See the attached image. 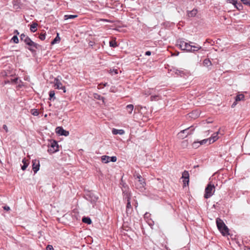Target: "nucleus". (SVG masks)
Listing matches in <instances>:
<instances>
[{
	"label": "nucleus",
	"mask_w": 250,
	"mask_h": 250,
	"mask_svg": "<svg viewBox=\"0 0 250 250\" xmlns=\"http://www.w3.org/2000/svg\"><path fill=\"white\" fill-rule=\"evenodd\" d=\"M192 42H188L182 40H179L177 41V45L181 50L186 51L187 52L197 51L201 48L199 45H191Z\"/></svg>",
	"instance_id": "f257e3e1"
},
{
	"label": "nucleus",
	"mask_w": 250,
	"mask_h": 250,
	"mask_svg": "<svg viewBox=\"0 0 250 250\" xmlns=\"http://www.w3.org/2000/svg\"><path fill=\"white\" fill-rule=\"evenodd\" d=\"M216 224L218 229L223 235L227 236L229 234V229L223 220L217 218L216 219Z\"/></svg>",
	"instance_id": "f03ea898"
},
{
	"label": "nucleus",
	"mask_w": 250,
	"mask_h": 250,
	"mask_svg": "<svg viewBox=\"0 0 250 250\" xmlns=\"http://www.w3.org/2000/svg\"><path fill=\"white\" fill-rule=\"evenodd\" d=\"M215 187L214 185L209 183L205 188L204 198L208 199L211 197L214 193Z\"/></svg>",
	"instance_id": "7ed1b4c3"
},
{
	"label": "nucleus",
	"mask_w": 250,
	"mask_h": 250,
	"mask_svg": "<svg viewBox=\"0 0 250 250\" xmlns=\"http://www.w3.org/2000/svg\"><path fill=\"white\" fill-rule=\"evenodd\" d=\"M136 181L135 182V187L140 190H143L146 186L145 179L141 175L138 174L136 176Z\"/></svg>",
	"instance_id": "20e7f679"
},
{
	"label": "nucleus",
	"mask_w": 250,
	"mask_h": 250,
	"mask_svg": "<svg viewBox=\"0 0 250 250\" xmlns=\"http://www.w3.org/2000/svg\"><path fill=\"white\" fill-rule=\"evenodd\" d=\"M59 146L56 141H51L50 144L48 146V152L51 154L54 153L59 150Z\"/></svg>",
	"instance_id": "39448f33"
},
{
	"label": "nucleus",
	"mask_w": 250,
	"mask_h": 250,
	"mask_svg": "<svg viewBox=\"0 0 250 250\" xmlns=\"http://www.w3.org/2000/svg\"><path fill=\"white\" fill-rule=\"evenodd\" d=\"M60 77H57L54 79V87L58 89H61L64 93L66 92L65 87L63 86L61 82Z\"/></svg>",
	"instance_id": "423d86ee"
},
{
	"label": "nucleus",
	"mask_w": 250,
	"mask_h": 250,
	"mask_svg": "<svg viewBox=\"0 0 250 250\" xmlns=\"http://www.w3.org/2000/svg\"><path fill=\"white\" fill-rule=\"evenodd\" d=\"M87 199L92 204H95L98 199V197L94 193L90 192L87 194Z\"/></svg>",
	"instance_id": "0eeeda50"
},
{
	"label": "nucleus",
	"mask_w": 250,
	"mask_h": 250,
	"mask_svg": "<svg viewBox=\"0 0 250 250\" xmlns=\"http://www.w3.org/2000/svg\"><path fill=\"white\" fill-rule=\"evenodd\" d=\"M24 42L30 47L29 48L30 50H31L32 48H37L38 47V44L33 42L28 37L26 38V39H25Z\"/></svg>",
	"instance_id": "6e6552de"
},
{
	"label": "nucleus",
	"mask_w": 250,
	"mask_h": 250,
	"mask_svg": "<svg viewBox=\"0 0 250 250\" xmlns=\"http://www.w3.org/2000/svg\"><path fill=\"white\" fill-rule=\"evenodd\" d=\"M123 193H124V199H126L127 202V205H126V210L127 211L128 209H129L130 208H131V203L130 201V194L129 193H127V192L125 193V192H124Z\"/></svg>",
	"instance_id": "1a4fd4ad"
},
{
	"label": "nucleus",
	"mask_w": 250,
	"mask_h": 250,
	"mask_svg": "<svg viewBox=\"0 0 250 250\" xmlns=\"http://www.w3.org/2000/svg\"><path fill=\"white\" fill-rule=\"evenodd\" d=\"M40 162L38 160H32V169L35 173H36L40 169Z\"/></svg>",
	"instance_id": "9d476101"
},
{
	"label": "nucleus",
	"mask_w": 250,
	"mask_h": 250,
	"mask_svg": "<svg viewBox=\"0 0 250 250\" xmlns=\"http://www.w3.org/2000/svg\"><path fill=\"white\" fill-rule=\"evenodd\" d=\"M189 129V128H188L182 130L178 133V137L181 139H184V138L186 137L188 134L191 133L188 132Z\"/></svg>",
	"instance_id": "9b49d317"
},
{
	"label": "nucleus",
	"mask_w": 250,
	"mask_h": 250,
	"mask_svg": "<svg viewBox=\"0 0 250 250\" xmlns=\"http://www.w3.org/2000/svg\"><path fill=\"white\" fill-rule=\"evenodd\" d=\"M56 130V132L61 135L67 136L69 135V132L63 129L62 127H57Z\"/></svg>",
	"instance_id": "f8f14e48"
},
{
	"label": "nucleus",
	"mask_w": 250,
	"mask_h": 250,
	"mask_svg": "<svg viewBox=\"0 0 250 250\" xmlns=\"http://www.w3.org/2000/svg\"><path fill=\"white\" fill-rule=\"evenodd\" d=\"M219 134V131H217L214 133H213L211 137L209 138V144H210L211 143H213L215 141H216L218 139V135Z\"/></svg>",
	"instance_id": "ddd939ff"
},
{
	"label": "nucleus",
	"mask_w": 250,
	"mask_h": 250,
	"mask_svg": "<svg viewBox=\"0 0 250 250\" xmlns=\"http://www.w3.org/2000/svg\"><path fill=\"white\" fill-rule=\"evenodd\" d=\"M22 163L23 165L21 166V169L22 170H25L29 165L28 161L25 158H24L22 159Z\"/></svg>",
	"instance_id": "4468645a"
},
{
	"label": "nucleus",
	"mask_w": 250,
	"mask_h": 250,
	"mask_svg": "<svg viewBox=\"0 0 250 250\" xmlns=\"http://www.w3.org/2000/svg\"><path fill=\"white\" fill-rule=\"evenodd\" d=\"M112 133L114 135L116 134H120L123 135L125 133V131L123 129H113L112 130Z\"/></svg>",
	"instance_id": "2eb2a0df"
},
{
	"label": "nucleus",
	"mask_w": 250,
	"mask_h": 250,
	"mask_svg": "<svg viewBox=\"0 0 250 250\" xmlns=\"http://www.w3.org/2000/svg\"><path fill=\"white\" fill-rule=\"evenodd\" d=\"M125 109L129 114H131L134 109V106L132 104H128L126 106Z\"/></svg>",
	"instance_id": "dca6fc26"
},
{
	"label": "nucleus",
	"mask_w": 250,
	"mask_h": 250,
	"mask_svg": "<svg viewBox=\"0 0 250 250\" xmlns=\"http://www.w3.org/2000/svg\"><path fill=\"white\" fill-rule=\"evenodd\" d=\"M197 13V10L196 9H193L192 10L188 12V15L189 17H195Z\"/></svg>",
	"instance_id": "f3484780"
},
{
	"label": "nucleus",
	"mask_w": 250,
	"mask_h": 250,
	"mask_svg": "<svg viewBox=\"0 0 250 250\" xmlns=\"http://www.w3.org/2000/svg\"><path fill=\"white\" fill-rule=\"evenodd\" d=\"M245 96L243 94H240L236 96L235 97L236 102H238L240 101H244Z\"/></svg>",
	"instance_id": "a211bd4d"
},
{
	"label": "nucleus",
	"mask_w": 250,
	"mask_h": 250,
	"mask_svg": "<svg viewBox=\"0 0 250 250\" xmlns=\"http://www.w3.org/2000/svg\"><path fill=\"white\" fill-rule=\"evenodd\" d=\"M110 157H109V156H106V155L103 156L102 157V161L103 163H107L109 162H110Z\"/></svg>",
	"instance_id": "6ab92c4d"
},
{
	"label": "nucleus",
	"mask_w": 250,
	"mask_h": 250,
	"mask_svg": "<svg viewBox=\"0 0 250 250\" xmlns=\"http://www.w3.org/2000/svg\"><path fill=\"white\" fill-rule=\"evenodd\" d=\"M203 65L206 67H209L211 65V62L209 59H206L203 61Z\"/></svg>",
	"instance_id": "aec40b11"
},
{
	"label": "nucleus",
	"mask_w": 250,
	"mask_h": 250,
	"mask_svg": "<svg viewBox=\"0 0 250 250\" xmlns=\"http://www.w3.org/2000/svg\"><path fill=\"white\" fill-rule=\"evenodd\" d=\"M37 23L34 22L33 23L31 26H30V30L32 32H35L37 30Z\"/></svg>",
	"instance_id": "412c9836"
},
{
	"label": "nucleus",
	"mask_w": 250,
	"mask_h": 250,
	"mask_svg": "<svg viewBox=\"0 0 250 250\" xmlns=\"http://www.w3.org/2000/svg\"><path fill=\"white\" fill-rule=\"evenodd\" d=\"M78 16L77 15H65L64 16V18L65 20H67L68 19H72L77 18Z\"/></svg>",
	"instance_id": "4be33fe9"
},
{
	"label": "nucleus",
	"mask_w": 250,
	"mask_h": 250,
	"mask_svg": "<svg viewBox=\"0 0 250 250\" xmlns=\"http://www.w3.org/2000/svg\"><path fill=\"white\" fill-rule=\"evenodd\" d=\"M61 38L59 37V33H57V36L53 40V41L51 42L52 44H54L59 42L60 41Z\"/></svg>",
	"instance_id": "5701e85b"
},
{
	"label": "nucleus",
	"mask_w": 250,
	"mask_h": 250,
	"mask_svg": "<svg viewBox=\"0 0 250 250\" xmlns=\"http://www.w3.org/2000/svg\"><path fill=\"white\" fill-rule=\"evenodd\" d=\"M82 221L83 223H86L87 224H90L92 223L91 220L89 217H83L82 219Z\"/></svg>",
	"instance_id": "b1692460"
},
{
	"label": "nucleus",
	"mask_w": 250,
	"mask_h": 250,
	"mask_svg": "<svg viewBox=\"0 0 250 250\" xmlns=\"http://www.w3.org/2000/svg\"><path fill=\"white\" fill-rule=\"evenodd\" d=\"M93 97L95 99L102 100L103 101H104V97H102L101 95L97 93H94Z\"/></svg>",
	"instance_id": "393cba45"
},
{
	"label": "nucleus",
	"mask_w": 250,
	"mask_h": 250,
	"mask_svg": "<svg viewBox=\"0 0 250 250\" xmlns=\"http://www.w3.org/2000/svg\"><path fill=\"white\" fill-rule=\"evenodd\" d=\"M109 45L110 47H116L118 45L115 41H111L109 42Z\"/></svg>",
	"instance_id": "a878e982"
},
{
	"label": "nucleus",
	"mask_w": 250,
	"mask_h": 250,
	"mask_svg": "<svg viewBox=\"0 0 250 250\" xmlns=\"http://www.w3.org/2000/svg\"><path fill=\"white\" fill-rule=\"evenodd\" d=\"M182 178L183 179H189V174L187 171H184L182 174Z\"/></svg>",
	"instance_id": "bb28decb"
},
{
	"label": "nucleus",
	"mask_w": 250,
	"mask_h": 250,
	"mask_svg": "<svg viewBox=\"0 0 250 250\" xmlns=\"http://www.w3.org/2000/svg\"><path fill=\"white\" fill-rule=\"evenodd\" d=\"M234 7L235 8H236L238 10H240L242 9V5L241 3H238L237 2V4L234 5Z\"/></svg>",
	"instance_id": "cd10ccee"
},
{
	"label": "nucleus",
	"mask_w": 250,
	"mask_h": 250,
	"mask_svg": "<svg viewBox=\"0 0 250 250\" xmlns=\"http://www.w3.org/2000/svg\"><path fill=\"white\" fill-rule=\"evenodd\" d=\"M11 40L15 43H18L19 42V39L17 35L14 36Z\"/></svg>",
	"instance_id": "c85d7f7f"
},
{
	"label": "nucleus",
	"mask_w": 250,
	"mask_h": 250,
	"mask_svg": "<svg viewBox=\"0 0 250 250\" xmlns=\"http://www.w3.org/2000/svg\"><path fill=\"white\" fill-rule=\"evenodd\" d=\"M159 99V97L158 95H154V96H151L150 97V100L151 101H157Z\"/></svg>",
	"instance_id": "c756f323"
},
{
	"label": "nucleus",
	"mask_w": 250,
	"mask_h": 250,
	"mask_svg": "<svg viewBox=\"0 0 250 250\" xmlns=\"http://www.w3.org/2000/svg\"><path fill=\"white\" fill-rule=\"evenodd\" d=\"M31 113L34 116H38L39 115V112L36 109H32L31 111Z\"/></svg>",
	"instance_id": "7c9ffc66"
},
{
	"label": "nucleus",
	"mask_w": 250,
	"mask_h": 250,
	"mask_svg": "<svg viewBox=\"0 0 250 250\" xmlns=\"http://www.w3.org/2000/svg\"><path fill=\"white\" fill-rule=\"evenodd\" d=\"M227 2L228 3H231L233 4V6L237 4V1L235 0H227Z\"/></svg>",
	"instance_id": "2f4dec72"
},
{
	"label": "nucleus",
	"mask_w": 250,
	"mask_h": 250,
	"mask_svg": "<svg viewBox=\"0 0 250 250\" xmlns=\"http://www.w3.org/2000/svg\"><path fill=\"white\" fill-rule=\"evenodd\" d=\"M208 143L209 144V139L208 138L206 139H204V140L201 141L199 142L200 145H203V144H206V143Z\"/></svg>",
	"instance_id": "473e14b6"
},
{
	"label": "nucleus",
	"mask_w": 250,
	"mask_h": 250,
	"mask_svg": "<svg viewBox=\"0 0 250 250\" xmlns=\"http://www.w3.org/2000/svg\"><path fill=\"white\" fill-rule=\"evenodd\" d=\"M26 38H28V36H26L24 34H21L20 36V39L21 41H23V42L25 41V39H26Z\"/></svg>",
	"instance_id": "72a5a7b5"
},
{
	"label": "nucleus",
	"mask_w": 250,
	"mask_h": 250,
	"mask_svg": "<svg viewBox=\"0 0 250 250\" xmlns=\"http://www.w3.org/2000/svg\"><path fill=\"white\" fill-rule=\"evenodd\" d=\"M49 97H50V100L52 98H54V97H55V92L54 91H50L49 92Z\"/></svg>",
	"instance_id": "f704fd0d"
},
{
	"label": "nucleus",
	"mask_w": 250,
	"mask_h": 250,
	"mask_svg": "<svg viewBox=\"0 0 250 250\" xmlns=\"http://www.w3.org/2000/svg\"><path fill=\"white\" fill-rule=\"evenodd\" d=\"M39 38L42 41L44 40L45 39V34L44 33H41L39 36Z\"/></svg>",
	"instance_id": "c9c22d12"
},
{
	"label": "nucleus",
	"mask_w": 250,
	"mask_h": 250,
	"mask_svg": "<svg viewBox=\"0 0 250 250\" xmlns=\"http://www.w3.org/2000/svg\"><path fill=\"white\" fill-rule=\"evenodd\" d=\"M151 94V90L150 89L146 90L144 92V94L146 96L150 95Z\"/></svg>",
	"instance_id": "e433bc0d"
},
{
	"label": "nucleus",
	"mask_w": 250,
	"mask_h": 250,
	"mask_svg": "<svg viewBox=\"0 0 250 250\" xmlns=\"http://www.w3.org/2000/svg\"><path fill=\"white\" fill-rule=\"evenodd\" d=\"M183 182L184 186H186V184L188 185V184L189 179H186V178L184 179Z\"/></svg>",
	"instance_id": "4c0bfd02"
},
{
	"label": "nucleus",
	"mask_w": 250,
	"mask_h": 250,
	"mask_svg": "<svg viewBox=\"0 0 250 250\" xmlns=\"http://www.w3.org/2000/svg\"><path fill=\"white\" fill-rule=\"evenodd\" d=\"M117 161V158L115 156L110 157V161L115 162Z\"/></svg>",
	"instance_id": "58836bf2"
},
{
	"label": "nucleus",
	"mask_w": 250,
	"mask_h": 250,
	"mask_svg": "<svg viewBox=\"0 0 250 250\" xmlns=\"http://www.w3.org/2000/svg\"><path fill=\"white\" fill-rule=\"evenodd\" d=\"M18 80V78H14V79H11L10 81L12 83H17Z\"/></svg>",
	"instance_id": "ea45409f"
},
{
	"label": "nucleus",
	"mask_w": 250,
	"mask_h": 250,
	"mask_svg": "<svg viewBox=\"0 0 250 250\" xmlns=\"http://www.w3.org/2000/svg\"><path fill=\"white\" fill-rule=\"evenodd\" d=\"M46 250H53V247L52 245H48L46 247Z\"/></svg>",
	"instance_id": "a19ab883"
},
{
	"label": "nucleus",
	"mask_w": 250,
	"mask_h": 250,
	"mask_svg": "<svg viewBox=\"0 0 250 250\" xmlns=\"http://www.w3.org/2000/svg\"><path fill=\"white\" fill-rule=\"evenodd\" d=\"M175 73L177 74H178V75L179 74L181 75L182 74H184V72H183V71H182V70H176Z\"/></svg>",
	"instance_id": "79ce46f5"
},
{
	"label": "nucleus",
	"mask_w": 250,
	"mask_h": 250,
	"mask_svg": "<svg viewBox=\"0 0 250 250\" xmlns=\"http://www.w3.org/2000/svg\"><path fill=\"white\" fill-rule=\"evenodd\" d=\"M3 128L5 130V131H6V132H7L8 131V127H7V126H6V125H3Z\"/></svg>",
	"instance_id": "37998d69"
},
{
	"label": "nucleus",
	"mask_w": 250,
	"mask_h": 250,
	"mask_svg": "<svg viewBox=\"0 0 250 250\" xmlns=\"http://www.w3.org/2000/svg\"><path fill=\"white\" fill-rule=\"evenodd\" d=\"M114 72L115 74L118 73V70L117 69H113V70H110V73H112Z\"/></svg>",
	"instance_id": "c03bdc74"
},
{
	"label": "nucleus",
	"mask_w": 250,
	"mask_h": 250,
	"mask_svg": "<svg viewBox=\"0 0 250 250\" xmlns=\"http://www.w3.org/2000/svg\"><path fill=\"white\" fill-rule=\"evenodd\" d=\"M151 54V52L149 51H147L146 52L145 55L147 56H150Z\"/></svg>",
	"instance_id": "a18cd8bd"
},
{
	"label": "nucleus",
	"mask_w": 250,
	"mask_h": 250,
	"mask_svg": "<svg viewBox=\"0 0 250 250\" xmlns=\"http://www.w3.org/2000/svg\"><path fill=\"white\" fill-rule=\"evenodd\" d=\"M237 102H236V101H235V102L232 104L231 105V107H232V108L236 106V105L237 104Z\"/></svg>",
	"instance_id": "49530a36"
},
{
	"label": "nucleus",
	"mask_w": 250,
	"mask_h": 250,
	"mask_svg": "<svg viewBox=\"0 0 250 250\" xmlns=\"http://www.w3.org/2000/svg\"><path fill=\"white\" fill-rule=\"evenodd\" d=\"M3 208H4V209L6 210L7 211L10 210V208L9 207H8V206L4 207Z\"/></svg>",
	"instance_id": "de8ad7c7"
},
{
	"label": "nucleus",
	"mask_w": 250,
	"mask_h": 250,
	"mask_svg": "<svg viewBox=\"0 0 250 250\" xmlns=\"http://www.w3.org/2000/svg\"><path fill=\"white\" fill-rule=\"evenodd\" d=\"M14 33L16 34L17 36V35L19 34V32H18V31L17 30H15L14 31Z\"/></svg>",
	"instance_id": "09e8293b"
},
{
	"label": "nucleus",
	"mask_w": 250,
	"mask_h": 250,
	"mask_svg": "<svg viewBox=\"0 0 250 250\" xmlns=\"http://www.w3.org/2000/svg\"><path fill=\"white\" fill-rule=\"evenodd\" d=\"M246 5L249 6L250 7V0L246 3Z\"/></svg>",
	"instance_id": "8fccbe9b"
},
{
	"label": "nucleus",
	"mask_w": 250,
	"mask_h": 250,
	"mask_svg": "<svg viewBox=\"0 0 250 250\" xmlns=\"http://www.w3.org/2000/svg\"><path fill=\"white\" fill-rule=\"evenodd\" d=\"M107 85V83H105L104 84V86H106Z\"/></svg>",
	"instance_id": "3c124183"
},
{
	"label": "nucleus",
	"mask_w": 250,
	"mask_h": 250,
	"mask_svg": "<svg viewBox=\"0 0 250 250\" xmlns=\"http://www.w3.org/2000/svg\"><path fill=\"white\" fill-rule=\"evenodd\" d=\"M147 215H148V214H147V213H146V214H145V217H147Z\"/></svg>",
	"instance_id": "603ef678"
},
{
	"label": "nucleus",
	"mask_w": 250,
	"mask_h": 250,
	"mask_svg": "<svg viewBox=\"0 0 250 250\" xmlns=\"http://www.w3.org/2000/svg\"><path fill=\"white\" fill-rule=\"evenodd\" d=\"M103 20V21H107L106 20H104V19H103V20Z\"/></svg>",
	"instance_id": "864d4df0"
}]
</instances>
